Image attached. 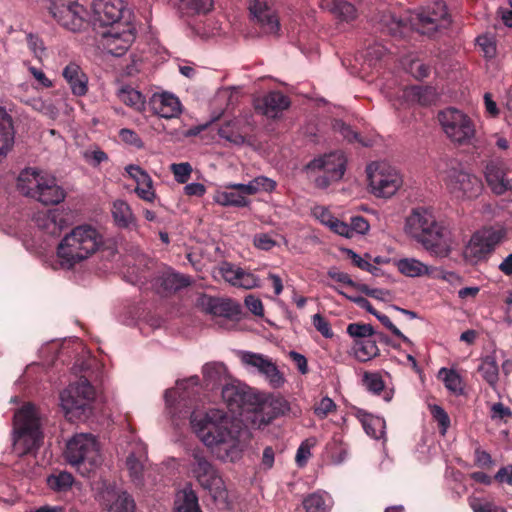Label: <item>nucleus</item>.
Listing matches in <instances>:
<instances>
[{
  "label": "nucleus",
  "instance_id": "f257e3e1",
  "mask_svg": "<svg viewBox=\"0 0 512 512\" xmlns=\"http://www.w3.org/2000/svg\"><path fill=\"white\" fill-rule=\"evenodd\" d=\"M451 22L446 4L441 0H435L420 11H407L398 17L391 15L387 31L396 40H402L414 31L431 36L440 29H447Z\"/></svg>",
  "mask_w": 512,
  "mask_h": 512
},
{
  "label": "nucleus",
  "instance_id": "f03ea898",
  "mask_svg": "<svg viewBox=\"0 0 512 512\" xmlns=\"http://www.w3.org/2000/svg\"><path fill=\"white\" fill-rule=\"evenodd\" d=\"M103 245L102 234L93 226L74 227L57 246V256L63 268L72 269L88 259Z\"/></svg>",
  "mask_w": 512,
  "mask_h": 512
},
{
  "label": "nucleus",
  "instance_id": "7ed1b4c3",
  "mask_svg": "<svg viewBox=\"0 0 512 512\" xmlns=\"http://www.w3.org/2000/svg\"><path fill=\"white\" fill-rule=\"evenodd\" d=\"M190 424L195 434L208 447L224 445L232 448L236 445L237 431L221 410H194L191 412Z\"/></svg>",
  "mask_w": 512,
  "mask_h": 512
},
{
  "label": "nucleus",
  "instance_id": "20e7f679",
  "mask_svg": "<svg viewBox=\"0 0 512 512\" xmlns=\"http://www.w3.org/2000/svg\"><path fill=\"white\" fill-rule=\"evenodd\" d=\"M405 231L437 257H447L451 252L443 239L444 228L428 208H414L406 218Z\"/></svg>",
  "mask_w": 512,
  "mask_h": 512
},
{
  "label": "nucleus",
  "instance_id": "39448f33",
  "mask_svg": "<svg viewBox=\"0 0 512 512\" xmlns=\"http://www.w3.org/2000/svg\"><path fill=\"white\" fill-rule=\"evenodd\" d=\"M43 440L40 414L32 403H26L14 414L13 449L19 456L39 449Z\"/></svg>",
  "mask_w": 512,
  "mask_h": 512
},
{
  "label": "nucleus",
  "instance_id": "423d86ee",
  "mask_svg": "<svg viewBox=\"0 0 512 512\" xmlns=\"http://www.w3.org/2000/svg\"><path fill=\"white\" fill-rule=\"evenodd\" d=\"M438 121L446 137L459 146L474 145L477 140L476 121L455 107L438 112Z\"/></svg>",
  "mask_w": 512,
  "mask_h": 512
},
{
  "label": "nucleus",
  "instance_id": "0eeeda50",
  "mask_svg": "<svg viewBox=\"0 0 512 512\" xmlns=\"http://www.w3.org/2000/svg\"><path fill=\"white\" fill-rule=\"evenodd\" d=\"M95 396L96 390L93 385L86 377L81 376L61 392V406L70 420L75 418L84 421L92 413Z\"/></svg>",
  "mask_w": 512,
  "mask_h": 512
},
{
  "label": "nucleus",
  "instance_id": "6e6552de",
  "mask_svg": "<svg viewBox=\"0 0 512 512\" xmlns=\"http://www.w3.org/2000/svg\"><path fill=\"white\" fill-rule=\"evenodd\" d=\"M189 466L193 477L203 489L209 491L215 501L227 499L224 481L204 450H193Z\"/></svg>",
  "mask_w": 512,
  "mask_h": 512
},
{
  "label": "nucleus",
  "instance_id": "1a4fd4ad",
  "mask_svg": "<svg viewBox=\"0 0 512 512\" xmlns=\"http://www.w3.org/2000/svg\"><path fill=\"white\" fill-rule=\"evenodd\" d=\"M18 187L23 194L37 199L44 205L59 204L65 198V192L56 184L55 178L40 176L35 171L22 172L18 177Z\"/></svg>",
  "mask_w": 512,
  "mask_h": 512
},
{
  "label": "nucleus",
  "instance_id": "9d476101",
  "mask_svg": "<svg viewBox=\"0 0 512 512\" xmlns=\"http://www.w3.org/2000/svg\"><path fill=\"white\" fill-rule=\"evenodd\" d=\"M65 457L71 465L90 471L100 462L98 442L91 434H76L67 442Z\"/></svg>",
  "mask_w": 512,
  "mask_h": 512
},
{
  "label": "nucleus",
  "instance_id": "9b49d317",
  "mask_svg": "<svg viewBox=\"0 0 512 512\" xmlns=\"http://www.w3.org/2000/svg\"><path fill=\"white\" fill-rule=\"evenodd\" d=\"M46 8L63 28L78 32L86 25L87 11L78 0H47Z\"/></svg>",
  "mask_w": 512,
  "mask_h": 512
},
{
  "label": "nucleus",
  "instance_id": "f8f14e48",
  "mask_svg": "<svg viewBox=\"0 0 512 512\" xmlns=\"http://www.w3.org/2000/svg\"><path fill=\"white\" fill-rule=\"evenodd\" d=\"M222 398L228 409L238 415L245 411H256L260 404L259 397L252 389L239 382L226 384L222 389Z\"/></svg>",
  "mask_w": 512,
  "mask_h": 512
},
{
  "label": "nucleus",
  "instance_id": "ddd939ff",
  "mask_svg": "<svg viewBox=\"0 0 512 512\" xmlns=\"http://www.w3.org/2000/svg\"><path fill=\"white\" fill-rule=\"evenodd\" d=\"M502 235L499 231L485 230L474 233L465 246L463 257L471 265L485 261L500 243Z\"/></svg>",
  "mask_w": 512,
  "mask_h": 512
},
{
  "label": "nucleus",
  "instance_id": "4468645a",
  "mask_svg": "<svg viewBox=\"0 0 512 512\" xmlns=\"http://www.w3.org/2000/svg\"><path fill=\"white\" fill-rule=\"evenodd\" d=\"M136 38V29L131 23L112 25L102 33V45L107 53L123 56Z\"/></svg>",
  "mask_w": 512,
  "mask_h": 512
},
{
  "label": "nucleus",
  "instance_id": "2eb2a0df",
  "mask_svg": "<svg viewBox=\"0 0 512 512\" xmlns=\"http://www.w3.org/2000/svg\"><path fill=\"white\" fill-rule=\"evenodd\" d=\"M368 179L371 190L377 197H391L402 184L399 173L386 165H378L375 170L369 167Z\"/></svg>",
  "mask_w": 512,
  "mask_h": 512
},
{
  "label": "nucleus",
  "instance_id": "dca6fc26",
  "mask_svg": "<svg viewBox=\"0 0 512 512\" xmlns=\"http://www.w3.org/2000/svg\"><path fill=\"white\" fill-rule=\"evenodd\" d=\"M449 191L457 198H474L482 190L478 177L458 169H450L445 178Z\"/></svg>",
  "mask_w": 512,
  "mask_h": 512
},
{
  "label": "nucleus",
  "instance_id": "f3484780",
  "mask_svg": "<svg viewBox=\"0 0 512 512\" xmlns=\"http://www.w3.org/2000/svg\"><path fill=\"white\" fill-rule=\"evenodd\" d=\"M248 9L254 23L267 35H276L280 31L279 18L273 9L272 0H250Z\"/></svg>",
  "mask_w": 512,
  "mask_h": 512
},
{
  "label": "nucleus",
  "instance_id": "a211bd4d",
  "mask_svg": "<svg viewBox=\"0 0 512 512\" xmlns=\"http://www.w3.org/2000/svg\"><path fill=\"white\" fill-rule=\"evenodd\" d=\"M100 503L107 512H136L133 496L111 484L106 485L101 491Z\"/></svg>",
  "mask_w": 512,
  "mask_h": 512
},
{
  "label": "nucleus",
  "instance_id": "6ab92c4d",
  "mask_svg": "<svg viewBox=\"0 0 512 512\" xmlns=\"http://www.w3.org/2000/svg\"><path fill=\"white\" fill-rule=\"evenodd\" d=\"M124 4L122 0H94L92 3V21L94 25L109 26L122 24Z\"/></svg>",
  "mask_w": 512,
  "mask_h": 512
},
{
  "label": "nucleus",
  "instance_id": "aec40b11",
  "mask_svg": "<svg viewBox=\"0 0 512 512\" xmlns=\"http://www.w3.org/2000/svg\"><path fill=\"white\" fill-rule=\"evenodd\" d=\"M241 361L246 366L256 368L274 388L283 385L285 380L282 373L279 371L277 365L267 356L259 353L243 352Z\"/></svg>",
  "mask_w": 512,
  "mask_h": 512
},
{
  "label": "nucleus",
  "instance_id": "412c9836",
  "mask_svg": "<svg viewBox=\"0 0 512 512\" xmlns=\"http://www.w3.org/2000/svg\"><path fill=\"white\" fill-rule=\"evenodd\" d=\"M346 160L340 152H332L311 160L306 165V170L313 172H324L330 178L340 180L345 173Z\"/></svg>",
  "mask_w": 512,
  "mask_h": 512
},
{
  "label": "nucleus",
  "instance_id": "4be33fe9",
  "mask_svg": "<svg viewBox=\"0 0 512 512\" xmlns=\"http://www.w3.org/2000/svg\"><path fill=\"white\" fill-rule=\"evenodd\" d=\"M290 104L291 101L287 95L273 90L255 100V109L268 118H276L288 109Z\"/></svg>",
  "mask_w": 512,
  "mask_h": 512
},
{
  "label": "nucleus",
  "instance_id": "5701e85b",
  "mask_svg": "<svg viewBox=\"0 0 512 512\" xmlns=\"http://www.w3.org/2000/svg\"><path fill=\"white\" fill-rule=\"evenodd\" d=\"M508 167L503 159L494 158L487 161L484 170L485 180L491 191L498 196L506 193L505 181Z\"/></svg>",
  "mask_w": 512,
  "mask_h": 512
},
{
  "label": "nucleus",
  "instance_id": "b1692460",
  "mask_svg": "<svg viewBox=\"0 0 512 512\" xmlns=\"http://www.w3.org/2000/svg\"><path fill=\"white\" fill-rule=\"evenodd\" d=\"M148 106L153 114L166 119L175 118L181 113L179 99L168 92L153 94L149 99Z\"/></svg>",
  "mask_w": 512,
  "mask_h": 512
},
{
  "label": "nucleus",
  "instance_id": "393cba45",
  "mask_svg": "<svg viewBox=\"0 0 512 512\" xmlns=\"http://www.w3.org/2000/svg\"><path fill=\"white\" fill-rule=\"evenodd\" d=\"M191 283L190 276L178 273L172 268L166 269L155 279L158 293L164 296L174 294Z\"/></svg>",
  "mask_w": 512,
  "mask_h": 512
},
{
  "label": "nucleus",
  "instance_id": "a878e982",
  "mask_svg": "<svg viewBox=\"0 0 512 512\" xmlns=\"http://www.w3.org/2000/svg\"><path fill=\"white\" fill-rule=\"evenodd\" d=\"M220 273L224 280L233 286L244 289H252L258 286L259 279L255 274L229 262L222 263Z\"/></svg>",
  "mask_w": 512,
  "mask_h": 512
},
{
  "label": "nucleus",
  "instance_id": "bb28decb",
  "mask_svg": "<svg viewBox=\"0 0 512 512\" xmlns=\"http://www.w3.org/2000/svg\"><path fill=\"white\" fill-rule=\"evenodd\" d=\"M198 304L205 312L215 316L233 318L239 314L238 305L234 304L231 300L202 295L198 300Z\"/></svg>",
  "mask_w": 512,
  "mask_h": 512
},
{
  "label": "nucleus",
  "instance_id": "cd10ccee",
  "mask_svg": "<svg viewBox=\"0 0 512 512\" xmlns=\"http://www.w3.org/2000/svg\"><path fill=\"white\" fill-rule=\"evenodd\" d=\"M111 214L118 228L125 230H136L138 228L137 218L126 201L115 200L112 203Z\"/></svg>",
  "mask_w": 512,
  "mask_h": 512
},
{
  "label": "nucleus",
  "instance_id": "c85d7f7f",
  "mask_svg": "<svg viewBox=\"0 0 512 512\" xmlns=\"http://www.w3.org/2000/svg\"><path fill=\"white\" fill-rule=\"evenodd\" d=\"M62 76L74 95L83 96L87 93L88 78L78 64L74 62L69 63L63 69Z\"/></svg>",
  "mask_w": 512,
  "mask_h": 512
},
{
  "label": "nucleus",
  "instance_id": "c756f323",
  "mask_svg": "<svg viewBox=\"0 0 512 512\" xmlns=\"http://www.w3.org/2000/svg\"><path fill=\"white\" fill-rule=\"evenodd\" d=\"M320 6L342 22L349 23L357 18L355 6L346 0H321Z\"/></svg>",
  "mask_w": 512,
  "mask_h": 512
},
{
  "label": "nucleus",
  "instance_id": "7c9ffc66",
  "mask_svg": "<svg viewBox=\"0 0 512 512\" xmlns=\"http://www.w3.org/2000/svg\"><path fill=\"white\" fill-rule=\"evenodd\" d=\"M402 97L408 103H417L421 106H429L436 99L435 89L431 86L414 85L403 90Z\"/></svg>",
  "mask_w": 512,
  "mask_h": 512
},
{
  "label": "nucleus",
  "instance_id": "2f4dec72",
  "mask_svg": "<svg viewBox=\"0 0 512 512\" xmlns=\"http://www.w3.org/2000/svg\"><path fill=\"white\" fill-rule=\"evenodd\" d=\"M145 455L137 456L135 453H130L126 458V468L129 473L130 481L137 488H143L145 485Z\"/></svg>",
  "mask_w": 512,
  "mask_h": 512
},
{
  "label": "nucleus",
  "instance_id": "473e14b6",
  "mask_svg": "<svg viewBox=\"0 0 512 512\" xmlns=\"http://www.w3.org/2000/svg\"><path fill=\"white\" fill-rule=\"evenodd\" d=\"M173 512H203L198 496L191 487H185L176 494Z\"/></svg>",
  "mask_w": 512,
  "mask_h": 512
},
{
  "label": "nucleus",
  "instance_id": "72a5a7b5",
  "mask_svg": "<svg viewBox=\"0 0 512 512\" xmlns=\"http://www.w3.org/2000/svg\"><path fill=\"white\" fill-rule=\"evenodd\" d=\"M356 417L361 422L366 434L374 439H379L384 434L385 421L383 418L367 413L362 409L356 411Z\"/></svg>",
  "mask_w": 512,
  "mask_h": 512
},
{
  "label": "nucleus",
  "instance_id": "f704fd0d",
  "mask_svg": "<svg viewBox=\"0 0 512 512\" xmlns=\"http://www.w3.org/2000/svg\"><path fill=\"white\" fill-rule=\"evenodd\" d=\"M14 144L12 117L0 108V156L6 155Z\"/></svg>",
  "mask_w": 512,
  "mask_h": 512
},
{
  "label": "nucleus",
  "instance_id": "c9c22d12",
  "mask_svg": "<svg viewBox=\"0 0 512 512\" xmlns=\"http://www.w3.org/2000/svg\"><path fill=\"white\" fill-rule=\"evenodd\" d=\"M478 372L489 386L492 388L496 386L499 380V367L495 351L482 358L481 364L478 367Z\"/></svg>",
  "mask_w": 512,
  "mask_h": 512
},
{
  "label": "nucleus",
  "instance_id": "e433bc0d",
  "mask_svg": "<svg viewBox=\"0 0 512 512\" xmlns=\"http://www.w3.org/2000/svg\"><path fill=\"white\" fill-rule=\"evenodd\" d=\"M178 10L188 16L206 14L213 8V0H178Z\"/></svg>",
  "mask_w": 512,
  "mask_h": 512
},
{
  "label": "nucleus",
  "instance_id": "4c0bfd02",
  "mask_svg": "<svg viewBox=\"0 0 512 512\" xmlns=\"http://www.w3.org/2000/svg\"><path fill=\"white\" fill-rule=\"evenodd\" d=\"M399 272L408 277H418L428 274V267L414 258H404L397 262Z\"/></svg>",
  "mask_w": 512,
  "mask_h": 512
},
{
  "label": "nucleus",
  "instance_id": "58836bf2",
  "mask_svg": "<svg viewBox=\"0 0 512 512\" xmlns=\"http://www.w3.org/2000/svg\"><path fill=\"white\" fill-rule=\"evenodd\" d=\"M217 192L215 201L222 206L245 207L249 200L241 194L239 190L230 189V191Z\"/></svg>",
  "mask_w": 512,
  "mask_h": 512
},
{
  "label": "nucleus",
  "instance_id": "ea45409f",
  "mask_svg": "<svg viewBox=\"0 0 512 512\" xmlns=\"http://www.w3.org/2000/svg\"><path fill=\"white\" fill-rule=\"evenodd\" d=\"M355 355L361 362H365L379 355V348L375 340L362 339L355 340Z\"/></svg>",
  "mask_w": 512,
  "mask_h": 512
},
{
  "label": "nucleus",
  "instance_id": "a19ab883",
  "mask_svg": "<svg viewBox=\"0 0 512 512\" xmlns=\"http://www.w3.org/2000/svg\"><path fill=\"white\" fill-rule=\"evenodd\" d=\"M63 222V218L56 210L48 211L37 219L38 226L42 227L49 234L59 233Z\"/></svg>",
  "mask_w": 512,
  "mask_h": 512
},
{
  "label": "nucleus",
  "instance_id": "79ce46f5",
  "mask_svg": "<svg viewBox=\"0 0 512 512\" xmlns=\"http://www.w3.org/2000/svg\"><path fill=\"white\" fill-rule=\"evenodd\" d=\"M302 505L306 512H329L330 505L325 496L320 492H313L307 495Z\"/></svg>",
  "mask_w": 512,
  "mask_h": 512
},
{
  "label": "nucleus",
  "instance_id": "37998d69",
  "mask_svg": "<svg viewBox=\"0 0 512 512\" xmlns=\"http://www.w3.org/2000/svg\"><path fill=\"white\" fill-rule=\"evenodd\" d=\"M398 50H393L392 46L375 42L368 46L365 50L364 57L370 62L371 65H375L376 62L382 60L387 54H398Z\"/></svg>",
  "mask_w": 512,
  "mask_h": 512
},
{
  "label": "nucleus",
  "instance_id": "c03bdc74",
  "mask_svg": "<svg viewBox=\"0 0 512 512\" xmlns=\"http://www.w3.org/2000/svg\"><path fill=\"white\" fill-rule=\"evenodd\" d=\"M73 481V476L70 473L60 472L48 476L47 485L54 491L65 492L71 488Z\"/></svg>",
  "mask_w": 512,
  "mask_h": 512
},
{
  "label": "nucleus",
  "instance_id": "a18cd8bd",
  "mask_svg": "<svg viewBox=\"0 0 512 512\" xmlns=\"http://www.w3.org/2000/svg\"><path fill=\"white\" fill-rule=\"evenodd\" d=\"M120 100L127 106L140 110L144 106L143 95L134 88L123 87L118 94Z\"/></svg>",
  "mask_w": 512,
  "mask_h": 512
},
{
  "label": "nucleus",
  "instance_id": "49530a36",
  "mask_svg": "<svg viewBox=\"0 0 512 512\" xmlns=\"http://www.w3.org/2000/svg\"><path fill=\"white\" fill-rule=\"evenodd\" d=\"M363 386L371 393L380 395L384 391L385 383L382 376L377 372H364L362 377Z\"/></svg>",
  "mask_w": 512,
  "mask_h": 512
},
{
  "label": "nucleus",
  "instance_id": "de8ad7c7",
  "mask_svg": "<svg viewBox=\"0 0 512 512\" xmlns=\"http://www.w3.org/2000/svg\"><path fill=\"white\" fill-rule=\"evenodd\" d=\"M439 375H444L443 382L448 390L457 394L462 393V380L460 375L456 371L447 368H442L439 371Z\"/></svg>",
  "mask_w": 512,
  "mask_h": 512
},
{
  "label": "nucleus",
  "instance_id": "09e8293b",
  "mask_svg": "<svg viewBox=\"0 0 512 512\" xmlns=\"http://www.w3.org/2000/svg\"><path fill=\"white\" fill-rule=\"evenodd\" d=\"M219 135L226 140L235 144H242L245 141V137L240 133L236 127V122H227L219 128Z\"/></svg>",
  "mask_w": 512,
  "mask_h": 512
},
{
  "label": "nucleus",
  "instance_id": "8fccbe9b",
  "mask_svg": "<svg viewBox=\"0 0 512 512\" xmlns=\"http://www.w3.org/2000/svg\"><path fill=\"white\" fill-rule=\"evenodd\" d=\"M347 333L355 340L368 339L375 334L373 327L366 323H350Z\"/></svg>",
  "mask_w": 512,
  "mask_h": 512
},
{
  "label": "nucleus",
  "instance_id": "3c124183",
  "mask_svg": "<svg viewBox=\"0 0 512 512\" xmlns=\"http://www.w3.org/2000/svg\"><path fill=\"white\" fill-rule=\"evenodd\" d=\"M322 222L327 224L329 228L338 235L351 238L349 224L332 217L330 214L323 215Z\"/></svg>",
  "mask_w": 512,
  "mask_h": 512
},
{
  "label": "nucleus",
  "instance_id": "603ef678",
  "mask_svg": "<svg viewBox=\"0 0 512 512\" xmlns=\"http://www.w3.org/2000/svg\"><path fill=\"white\" fill-rule=\"evenodd\" d=\"M431 414L433 419L438 423L439 431L445 435L450 427V417L447 412L439 405L431 406Z\"/></svg>",
  "mask_w": 512,
  "mask_h": 512
},
{
  "label": "nucleus",
  "instance_id": "864d4df0",
  "mask_svg": "<svg viewBox=\"0 0 512 512\" xmlns=\"http://www.w3.org/2000/svg\"><path fill=\"white\" fill-rule=\"evenodd\" d=\"M170 170L174 175L175 180L180 183H186L192 173V166L188 162L173 163L170 166Z\"/></svg>",
  "mask_w": 512,
  "mask_h": 512
},
{
  "label": "nucleus",
  "instance_id": "5fc2aeb1",
  "mask_svg": "<svg viewBox=\"0 0 512 512\" xmlns=\"http://www.w3.org/2000/svg\"><path fill=\"white\" fill-rule=\"evenodd\" d=\"M125 171L129 175V177L136 182L137 185L147 186L149 185V183H152L153 181L150 175L138 165H128L125 168Z\"/></svg>",
  "mask_w": 512,
  "mask_h": 512
},
{
  "label": "nucleus",
  "instance_id": "6e6d98bb",
  "mask_svg": "<svg viewBox=\"0 0 512 512\" xmlns=\"http://www.w3.org/2000/svg\"><path fill=\"white\" fill-rule=\"evenodd\" d=\"M125 171L129 175V177L136 182L137 185L147 186L149 185V183H152L153 181L150 175L138 165H128L125 168Z\"/></svg>",
  "mask_w": 512,
  "mask_h": 512
},
{
  "label": "nucleus",
  "instance_id": "4d7b16f0",
  "mask_svg": "<svg viewBox=\"0 0 512 512\" xmlns=\"http://www.w3.org/2000/svg\"><path fill=\"white\" fill-rule=\"evenodd\" d=\"M125 171L129 175V177L136 182L137 185L147 186L149 185V183H152L153 181L150 175L138 165H128L125 168Z\"/></svg>",
  "mask_w": 512,
  "mask_h": 512
},
{
  "label": "nucleus",
  "instance_id": "13d9d810",
  "mask_svg": "<svg viewBox=\"0 0 512 512\" xmlns=\"http://www.w3.org/2000/svg\"><path fill=\"white\" fill-rule=\"evenodd\" d=\"M315 445L314 439H306L303 441L297 449L296 453V463L299 467H303L306 465L308 459L311 456L310 449Z\"/></svg>",
  "mask_w": 512,
  "mask_h": 512
},
{
  "label": "nucleus",
  "instance_id": "bf43d9fd",
  "mask_svg": "<svg viewBox=\"0 0 512 512\" xmlns=\"http://www.w3.org/2000/svg\"><path fill=\"white\" fill-rule=\"evenodd\" d=\"M26 39L30 51L34 54L36 58L41 59L42 56L45 54V47L42 39L39 36L34 35L32 33H29Z\"/></svg>",
  "mask_w": 512,
  "mask_h": 512
},
{
  "label": "nucleus",
  "instance_id": "052dcab7",
  "mask_svg": "<svg viewBox=\"0 0 512 512\" xmlns=\"http://www.w3.org/2000/svg\"><path fill=\"white\" fill-rule=\"evenodd\" d=\"M313 325L315 329L321 333V335L325 338H332L333 337V331L331 329L329 321L322 316L321 314L317 313L313 316Z\"/></svg>",
  "mask_w": 512,
  "mask_h": 512
},
{
  "label": "nucleus",
  "instance_id": "680f3d73",
  "mask_svg": "<svg viewBox=\"0 0 512 512\" xmlns=\"http://www.w3.org/2000/svg\"><path fill=\"white\" fill-rule=\"evenodd\" d=\"M335 131L339 132L349 142L360 141L359 134L354 131L351 126L343 122L342 120H336L333 124Z\"/></svg>",
  "mask_w": 512,
  "mask_h": 512
},
{
  "label": "nucleus",
  "instance_id": "e2e57ef3",
  "mask_svg": "<svg viewBox=\"0 0 512 512\" xmlns=\"http://www.w3.org/2000/svg\"><path fill=\"white\" fill-rule=\"evenodd\" d=\"M471 508L474 512H507L503 507L481 499H474L471 502Z\"/></svg>",
  "mask_w": 512,
  "mask_h": 512
},
{
  "label": "nucleus",
  "instance_id": "0e129e2a",
  "mask_svg": "<svg viewBox=\"0 0 512 512\" xmlns=\"http://www.w3.org/2000/svg\"><path fill=\"white\" fill-rule=\"evenodd\" d=\"M119 137L121 138V140L123 142H125L126 144H129L137 149H141L144 147V143L141 140V138L139 137V135L131 129H127V128L121 129L119 132Z\"/></svg>",
  "mask_w": 512,
  "mask_h": 512
},
{
  "label": "nucleus",
  "instance_id": "69168bd1",
  "mask_svg": "<svg viewBox=\"0 0 512 512\" xmlns=\"http://www.w3.org/2000/svg\"><path fill=\"white\" fill-rule=\"evenodd\" d=\"M327 275L331 279H333L339 283L345 284L347 286H350L352 288H355L357 290H358V286L361 285V284L353 281L349 274H347L345 272H340L336 268L329 269L327 272Z\"/></svg>",
  "mask_w": 512,
  "mask_h": 512
},
{
  "label": "nucleus",
  "instance_id": "338daca9",
  "mask_svg": "<svg viewBox=\"0 0 512 512\" xmlns=\"http://www.w3.org/2000/svg\"><path fill=\"white\" fill-rule=\"evenodd\" d=\"M394 336L400 338L405 343H410L409 338H407L390 320V318L378 312L375 316Z\"/></svg>",
  "mask_w": 512,
  "mask_h": 512
},
{
  "label": "nucleus",
  "instance_id": "774afa93",
  "mask_svg": "<svg viewBox=\"0 0 512 512\" xmlns=\"http://www.w3.org/2000/svg\"><path fill=\"white\" fill-rule=\"evenodd\" d=\"M336 408L334 401L329 397H323L316 404L314 412L317 416L324 418Z\"/></svg>",
  "mask_w": 512,
  "mask_h": 512
}]
</instances>
